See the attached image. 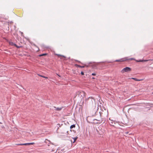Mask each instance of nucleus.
<instances>
[{
    "mask_svg": "<svg viewBox=\"0 0 153 153\" xmlns=\"http://www.w3.org/2000/svg\"><path fill=\"white\" fill-rule=\"evenodd\" d=\"M75 125H73L71 126L70 128L71 129H72V128H75Z\"/></svg>",
    "mask_w": 153,
    "mask_h": 153,
    "instance_id": "obj_11",
    "label": "nucleus"
},
{
    "mask_svg": "<svg viewBox=\"0 0 153 153\" xmlns=\"http://www.w3.org/2000/svg\"><path fill=\"white\" fill-rule=\"evenodd\" d=\"M149 60H136V61L137 62H145L147 61H148Z\"/></svg>",
    "mask_w": 153,
    "mask_h": 153,
    "instance_id": "obj_7",
    "label": "nucleus"
},
{
    "mask_svg": "<svg viewBox=\"0 0 153 153\" xmlns=\"http://www.w3.org/2000/svg\"><path fill=\"white\" fill-rule=\"evenodd\" d=\"M131 71V69L128 67H126L123 68L121 71L122 73H124L125 72H128Z\"/></svg>",
    "mask_w": 153,
    "mask_h": 153,
    "instance_id": "obj_3",
    "label": "nucleus"
},
{
    "mask_svg": "<svg viewBox=\"0 0 153 153\" xmlns=\"http://www.w3.org/2000/svg\"><path fill=\"white\" fill-rule=\"evenodd\" d=\"M78 67H80V68H84L85 66H86L87 67H88V66L87 65L86 66V65H85L83 66H80V65H78Z\"/></svg>",
    "mask_w": 153,
    "mask_h": 153,
    "instance_id": "obj_13",
    "label": "nucleus"
},
{
    "mask_svg": "<svg viewBox=\"0 0 153 153\" xmlns=\"http://www.w3.org/2000/svg\"><path fill=\"white\" fill-rule=\"evenodd\" d=\"M92 75H93V76H95V75H96V74H95V73H92Z\"/></svg>",
    "mask_w": 153,
    "mask_h": 153,
    "instance_id": "obj_21",
    "label": "nucleus"
},
{
    "mask_svg": "<svg viewBox=\"0 0 153 153\" xmlns=\"http://www.w3.org/2000/svg\"><path fill=\"white\" fill-rule=\"evenodd\" d=\"M14 46H16V47L18 48H20L21 47L20 46H18L16 45V44H14Z\"/></svg>",
    "mask_w": 153,
    "mask_h": 153,
    "instance_id": "obj_19",
    "label": "nucleus"
},
{
    "mask_svg": "<svg viewBox=\"0 0 153 153\" xmlns=\"http://www.w3.org/2000/svg\"><path fill=\"white\" fill-rule=\"evenodd\" d=\"M38 75L39 76H41V77H43L44 78H46V79H48V77H46V76H42V75H40L39 74H38Z\"/></svg>",
    "mask_w": 153,
    "mask_h": 153,
    "instance_id": "obj_9",
    "label": "nucleus"
},
{
    "mask_svg": "<svg viewBox=\"0 0 153 153\" xmlns=\"http://www.w3.org/2000/svg\"><path fill=\"white\" fill-rule=\"evenodd\" d=\"M77 94L80 97L84 98L85 96V92L83 91H78Z\"/></svg>",
    "mask_w": 153,
    "mask_h": 153,
    "instance_id": "obj_2",
    "label": "nucleus"
},
{
    "mask_svg": "<svg viewBox=\"0 0 153 153\" xmlns=\"http://www.w3.org/2000/svg\"><path fill=\"white\" fill-rule=\"evenodd\" d=\"M34 144V143H23V144H18L17 145H33Z\"/></svg>",
    "mask_w": 153,
    "mask_h": 153,
    "instance_id": "obj_4",
    "label": "nucleus"
},
{
    "mask_svg": "<svg viewBox=\"0 0 153 153\" xmlns=\"http://www.w3.org/2000/svg\"><path fill=\"white\" fill-rule=\"evenodd\" d=\"M92 97H90L88 98V99H87V100H89L90 99H91V101H92Z\"/></svg>",
    "mask_w": 153,
    "mask_h": 153,
    "instance_id": "obj_18",
    "label": "nucleus"
},
{
    "mask_svg": "<svg viewBox=\"0 0 153 153\" xmlns=\"http://www.w3.org/2000/svg\"><path fill=\"white\" fill-rule=\"evenodd\" d=\"M54 146H52L51 147L49 148V149H48L49 150H51L52 151H55V149H54V148L53 147Z\"/></svg>",
    "mask_w": 153,
    "mask_h": 153,
    "instance_id": "obj_6",
    "label": "nucleus"
},
{
    "mask_svg": "<svg viewBox=\"0 0 153 153\" xmlns=\"http://www.w3.org/2000/svg\"><path fill=\"white\" fill-rule=\"evenodd\" d=\"M134 60L133 58L128 59L127 57H125L123 58H122L119 60H115V62H123L127 60Z\"/></svg>",
    "mask_w": 153,
    "mask_h": 153,
    "instance_id": "obj_1",
    "label": "nucleus"
},
{
    "mask_svg": "<svg viewBox=\"0 0 153 153\" xmlns=\"http://www.w3.org/2000/svg\"><path fill=\"white\" fill-rule=\"evenodd\" d=\"M56 55H57L58 56V57H59L60 58V57H61V56L62 57V55H60V54H56Z\"/></svg>",
    "mask_w": 153,
    "mask_h": 153,
    "instance_id": "obj_17",
    "label": "nucleus"
},
{
    "mask_svg": "<svg viewBox=\"0 0 153 153\" xmlns=\"http://www.w3.org/2000/svg\"><path fill=\"white\" fill-rule=\"evenodd\" d=\"M46 55H47L46 53H44V54H42L39 55V56H45Z\"/></svg>",
    "mask_w": 153,
    "mask_h": 153,
    "instance_id": "obj_15",
    "label": "nucleus"
},
{
    "mask_svg": "<svg viewBox=\"0 0 153 153\" xmlns=\"http://www.w3.org/2000/svg\"><path fill=\"white\" fill-rule=\"evenodd\" d=\"M152 93L153 94V93Z\"/></svg>",
    "mask_w": 153,
    "mask_h": 153,
    "instance_id": "obj_22",
    "label": "nucleus"
},
{
    "mask_svg": "<svg viewBox=\"0 0 153 153\" xmlns=\"http://www.w3.org/2000/svg\"><path fill=\"white\" fill-rule=\"evenodd\" d=\"M113 122H113V121H111L110 122H109V123L112 126H114V125L113 124Z\"/></svg>",
    "mask_w": 153,
    "mask_h": 153,
    "instance_id": "obj_14",
    "label": "nucleus"
},
{
    "mask_svg": "<svg viewBox=\"0 0 153 153\" xmlns=\"http://www.w3.org/2000/svg\"><path fill=\"white\" fill-rule=\"evenodd\" d=\"M77 138H78V137H74V138H73V139L74 140V141L73 142V143H74L75 141L77 139Z\"/></svg>",
    "mask_w": 153,
    "mask_h": 153,
    "instance_id": "obj_10",
    "label": "nucleus"
},
{
    "mask_svg": "<svg viewBox=\"0 0 153 153\" xmlns=\"http://www.w3.org/2000/svg\"><path fill=\"white\" fill-rule=\"evenodd\" d=\"M62 57H60V59H64L65 58V57L64 56H63L62 55Z\"/></svg>",
    "mask_w": 153,
    "mask_h": 153,
    "instance_id": "obj_16",
    "label": "nucleus"
},
{
    "mask_svg": "<svg viewBox=\"0 0 153 153\" xmlns=\"http://www.w3.org/2000/svg\"><path fill=\"white\" fill-rule=\"evenodd\" d=\"M9 44L10 45L12 46H14V44H14L13 42H10Z\"/></svg>",
    "mask_w": 153,
    "mask_h": 153,
    "instance_id": "obj_12",
    "label": "nucleus"
},
{
    "mask_svg": "<svg viewBox=\"0 0 153 153\" xmlns=\"http://www.w3.org/2000/svg\"><path fill=\"white\" fill-rule=\"evenodd\" d=\"M130 79H132L134 80H135V81H140L141 80L138 79L136 78H131Z\"/></svg>",
    "mask_w": 153,
    "mask_h": 153,
    "instance_id": "obj_8",
    "label": "nucleus"
},
{
    "mask_svg": "<svg viewBox=\"0 0 153 153\" xmlns=\"http://www.w3.org/2000/svg\"><path fill=\"white\" fill-rule=\"evenodd\" d=\"M81 74L82 75H84V72H82H82H81Z\"/></svg>",
    "mask_w": 153,
    "mask_h": 153,
    "instance_id": "obj_20",
    "label": "nucleus"
},
{
    "mask_svg": "<svg viewBox=\"0 0 153 153\" xmlns=\"http://www.w3.org/2000/svg\"><path fill=\"white\" fill-rule=\"evenodd\" d=\"M54 108H55V110L56 111H60L62 109V107L56 108V107H54Z\"/></svg>",
    "mask_w": 153,
    "mask_h": 153,
    "instance_id": "obj_5",
    "label": "nucleus"
}]
</instances>
